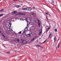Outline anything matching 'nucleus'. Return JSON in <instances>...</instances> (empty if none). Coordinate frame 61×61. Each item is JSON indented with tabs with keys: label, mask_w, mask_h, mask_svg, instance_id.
Here are the masks:
<instances>
[{
	"label": "nucleus",
	"mask_w": 61,
	"mask_h": 61,
	"mask_svg": "<svg viewBox=\"0 0 61 61\" xmlns=\"http://www.w3.org/2000/svg\"><path fill=\"white\" fill-rule=\"evenodd\" d=\"M42 33V30L40 29L39 31V35H40Z\"/></svg>",
	"instance_id": "f257e3e1"
},
{
	"label": "nucleus",
	"mask_w": 61,
	"mask_h": 61,
	"mask_svg": "<svg viewBox=\"0 0 61 61\" xmlns=\"http://www.w3.org/2000/svg\"><path fill=\"white\" fill-rule=\"evenodd\" d=\"M27 41H22V43L23 44H26L27 43Z\"/></svg>",
	"instance_id": "f03ea898"
},
{
	"label": "nucleus",
	"mask_w": 61,
	"mask_h": 61,
	"mask_svg": "<svg viewBox=\"0 0 61 61\" xmlns=\"http://www.w3.org/2000/svg\"><path fill=\"white\" fill-rule=\"evenodd\" d=\"M46 14V15H51L50 14H49V12L47 11L45 12Z\"/></svg>",
	"instance_id": "7ed1b4c3"
},
{
	"label": "nucleus",
	"mask_w": 61,
	"mask_h": 61,
	"mask_svg": "<svg viewBox=\"0 0 61 61\" xmlns=\"http://www.w3.org/2000/svg\"><path fill=\"white\" fill-rule=\"evenodd\" d=\"M52 36V33H50L48 37V38H50V37Z\"/></svg>",
	"instance_id": "20e7f679"
},
{
	"label": "nucleus",
	"mask_w": 61,
	"mask_h": 61,
	"mask_svg": "<svg viewBox=\"0 0 61 61\" xmlns=\"http://www.w3.org/2000/svg\"><path fill=\"white\" fill-rule=\"evenodd\" d=\"M38 26L39 27H40V22H39V20H38Z\"/></svg>",
	"instance_id": "39448f33"
},
{
	"label": "nucleus",
	"mask_w": 61,
	"mask_h": 61,
	"mask_svg": "<svg viewBox=\"0 0 61 61\" xmlns=\"http://www.w3.org/2000/svg\"><path fill=\"white\" fill-rule=\"evenodd\" d=\"M54 41H56V36H55L54 37Z\"/></svg>",
	"instance_id": "423d86ee"
},
{
	"label": "nucleus",
	"mask_w": 61,
	"mask_h": 61,
	"mask_svg": "<svg viewBox=\"0 0 61 61\" xmlns=\"http://www.w3.org/2000/svg\"><path fill=\"white\" fill-rule=\"evenodd\" d=\"M17 12H16V11H14L12 13V15H14V14H15V13H16Z\"/></svg>",
	"instance_id": "0eeeda50"
},
{
	"label": "nucleus",
	"mask_w": 61,
	"mask_h": 61,
	"mask_svg": "<svg viewBox=\"0 0 61 61\" xmlns=\"http://www.w3.org/2000/svg\"><path fill=\"white\" fill-rule=\"evenodd\" d=\"M20 20H22V21H24V20H25V19H22V18H21L20 19Z\"/></svg>",
	"instance_id": "6e6552de"
},
{
	"label": "nucleus",
	"mask_w": 61,
	"mask_h": 61,
	"mask_svg": "<svg viewBox=\"0 0 61 61\" xmlns=\"http://www.w3.org/2000/svg\"><path fill=\"white\" fill-rule=\"evenodd\" d=\"M47 42V40H46L44 42H43L42 43L43 44V43H45V42Z\"/></svg>",
	"instance_id": "1a4fd4ad"
},
{
	"label": "nucleus",
	"mask_w": 61,
	"mask_h": 61,
	"mask_svg": "<svg viewBox=\"0 0 61 61\" xmlns=\"http://www.w3.org/2000/svg\"><path fill=\"white\" fill-rule=\"evenodd\" d=\"M20 7V6H19L18 5H17L16 6V7H17V8H19Z\"/></svg>",
	"instance_id": "9d476101"
},
{
	"label": "nucleus",
	"mask_w": 61,
	"mask_h": 61,
	"mask_svg": "<svg viewBox=\"0 0 61 61\" xmlns=\"http://www.w3.org/2000/svg\"><path fill=\"white\" fill-rule=\"evenodd\" d=\"M3 11H4V9L1 10H0V12H3Z\"/></svg>",
	"instance_id": "9b49d317"
},
{
	"label": "nucleus",
	"mask_w": 61,
	"mask_h": 61,
	"mask_svg": "<svg viewBox=\"0 0 61 61\" xmlns=\"http://www.w3.org/2000/svg\"><path fill=\"white\" fill-rule=\"evenodd\" d=\"M10 53V51H8L5 53V54H9Z\"/></svg>",
	"instance_id": "f8f14e48"
},
{
	"label": "nucleus",
	"mask_w": 61,
	"mask_h": 61,
	"mask_svg": "<svg viewBox=\"0 0 61 61\" xmlns=\"http://www.w3.org/2000/svg\"><path fill=\"white\" fill-rule=\"evenodd\" d=\"M9 27H11V23H9Z\"/></svg>",
	"instance_id": "ddd939ff"
},
{
	"label": "nucleus",
	"mask_w": 61,
	"mask_h": 61,
	"mask_svg": "<svg viewBox=\"0 0 61 61\" xmlns=\"http://www.w3.org/2000/svg\"><path fill=\"white\" fill-rule=\"evenodd\" d=\"M23 10H26V8H23Z\"/></svg>",
	"instance_id": "4468645a"
},
{
	"label": "nucleus",
	"mask_w": 61,
	"mask_h": 61,
	"mask_svg": "<svg viewBox=\"0 0 61 61\" xmlns=\"http://www.w3.org/2000/svg\"><path fill=\"white\" fill-rule=\"evenodd\" d=\"M27 36H28V37H30V35L28 34L27 35Z\"/></svg>",
	"instance_id": "2eb2a0df"
},
{
	"label": "nucleus",
	"mask_w": 61,
	"mask_h": 61,
	"mask_svg": "<svg viewBox=\"0 0 61 61\" xmlns=\"http://www.w3.org/2000/svg\"><path fill=\"white\" fill-rule=\"evenodd\" d=\"M60 43H61V41H60L59 42L58 44V45H57V46H60V45L59 44H60Z\"/></svg>",
	"instance_id": "dca6fc26"
},
{
	"label": "nucleus",
	"mask_w": 61,
	"mask_h": 61,
	"mask_svg": "<svg viewBox=\"0 0 61 61\" xmlns=\"http://www.w3.org/2000/svg\"><path fill=\"white\" fill-rule=\"evenodd\" d=\"M36 37H37L36 36V37H34L33 38V39L34 40V39H36Z\"/></svg>",
	"instance_id": "f3484780"
},
{
	"label": "nucleus",
	"mask_w": 61,
	"mask_h": 61,
	"mask_svg": "<svg viewBox=\"0 0 61 61\" xmlns=\"http://www.w3.org/2000/svg\"><path fill=\"white\" fill-rule=\"evenodd\" d=\"M26 10H29V8H26Z\"/></svg>",
	"instance_id": "a211bd4d"
},
{
	"label": "nucleus",
	"mask_w": 61,
	"mask_h": 61,
	"mask_svg": "<svg viewBox=\"0 0 61 61\" xmlns=\"http://www.w3.org/2000/svg\"><path fill=\"white\" fill-rule=\"evenodd\" d=\"M9 28V29H10V31H11V32H12V31H13V30H12V29H10V28Z\"/></svg>",
	"instance_id": "6ab92c4d"
},
{
	"label": "nucleus",
	"mask_w": 61,
	"mask_h": 61,
	"mask_svg": "<svg viewBox=\"0 0 61 61\" xmlns=\"http://www.w3.org/2000/svg\"><path fill=\"white\" fill-rule=\"evenodd\" d=\"M29 11H31V10L32 9L31 8H29Z\"/></svg>",
	"instance_id": "aec40b11"
},
{
	"label": "nucleus",
	"mask_w": 61,
	"mask_h": 61,
	"mask_svg": "<svg viewBox=\"0 0 61 61\" xmlns=\"http://www.w3.org/2000/svg\"><path fill=\"white\" fill-rule=\"evenodd\" d=\"M3 14H2L0 15V17H1L2 16H3Z\"/></svg>",
	"instance_id": "412c9836"
},
{
	"label": "nucleus",
	"mask_w": 61,
	"mask_h": 61,
	"mask_svg": "<svg viewBox=\"0 0 61 61\" xmlns=\"http://www.w3.org/2000/svg\"><path fill=\"white\" fill-rule=\"evenodd\" d=\"M25 20L26 21V22H28V19H26Z\"/></svg>",
	"instance_id": "4be33fe9"
},
{
	"label": "nucleus",
	"mask_w": 61,
	"mask_h": 61,
	"mask_svg": "<svg viewBox=\"0 0 61 61\" xmlns=\"http://www.w3.org/2000/svg\"><path fill=\"white\" fill-rule=\"evenodd\" d=\"M34 39L33 38L31 40V41H34Z\"/></svg>",
	"instance_id": "5701e85b"
},
{
	"label": "nucleus",
	"mask_w": 61,
	"mask_h": 61,
	"mask_svg": "<svg viewBox=\"0 0 61 61\" xmlns=\"http://www.w3.org/2000/svg\"><path fill=\"white\" fill-rule=\"evenodd\" d=\"M21 14V15H25V14L24 13H20Z\"/></svg>",
	"instance_id": "b1692460"
},
{
	"label": "nucleus",
	"mask_w": 61,
	"mask_h": 61,
	"mask_svg": "<svg viewBox=\"0 0 61 61\" xmlns=\"http://www.w3.org/2000/svg\"><path fill=\"white\" fill-rule=\"evenodd\" d=\"M14 51L15 52H18V51L17 50H15Z\"/></svg>",
	"instance_id": "393cba45"
},
{
	"label": "nucleus",
	"mask_w": 61,
	"mask_h": 61,
	"mask_svg": "<svg viewBox=\"0 0 61 61\" xmlns=\"http://www.w3.org/2000/svg\"><path fill=\"white\" fill-rule=\"evenodd\" d=\"M55 32H57V29H55Z\"/></svg>",
	"instance_id": "a878e982"
},
{
	"label": "nucleus",
	"mask_w": 61,
	"mask_h": 61,
	"mask_svg": "<svg viewBox=\"0 0 61 61\" xmlns=\"http://www.w3.org/2000/svg\"><path fill=\"white\" fill-rule=\"evenodd\" d=\"M51 28V27L50 26H49L48 27V29H50V28Z\"/></svg>",
	"instance_id": "bb28decb"
},
{
	"label": "nucleus",
	"mask_w": 61,
	"mask_h": 61,
	"mask_svg": "<svg viewBox=\"0 0 61 61\" xmlns=\"http://www.w3.org/2000/svg\"><path fill=\"white\" fill-rule=\"evenodd\" d=\"M18 15V14L17 13H16L15 14V15Z\"/></svg>",
	"instance_id": "cd10ccee"
},
{
	"label": "nucleus",
	"mask_w": 61,
	"mask_h": 61,
	"mask_svg": "<svg viewBox=\"0 0 61 61\" xmlns=\"http://www.w3.org/2000/svg\"><path fill=\"white\" fill-rule=\"evenodd\" d=\"M46 32H47V31H48V28H47L46 29Z\"/></svg>",
	"instance_id": "c85d7f7f"
},
{
	"label": "nucleus",
	"mask_w": 61,
	"mask_h": 61,
	"mask_svg": "<svg viewBox=\"0 0 61 61\" xmlns=\"http://www.w3.org/2000/svg\"><path fill=\"white\" fill-rule=\"evenodd\" d=\"M28 24H27V28H26L27 29V27H28Z\"/></svg>",
	"instance_id": "c756f323"
},
{
	"label": "nucleus",
	"mask_w": 61,
	"mask_h": 61,
	"mask_svg": "<svg viewBox=\"0 0 61 61\" xmlns=\"http://www.w3.org/2000/svg\"><path fill=\"white\" fill-rule=\"evenodd\" d=\"M52 2L53 3H54L55 1H54V0H52Z\"/></svg>",
	"instance_id": "7c9ffc66"
},
{
	"label": "nucleus",
	"mask_w": 61,
	"mask_h": 61,
	"mask_svg": "<svg viewBox=\"0 0 61 61\" xmlns=\"http://www.w3.org/2000/svg\"><path fill=\"white\" fill-rule=\"evenodd\" d=\"M33 9H35V8H36H36H35V7H33Z\"/></svg>",
	"instance_id": "2f4dec72"
},
{
	"label": "nucleus",
	"mask_w": 61,
	"mask_h": 61,
	"mask_svg": "<svg viewBox=\"0 0 61 61\" xmlns=\"http://www.w3.org/2000/svg\"><path fill=\"white\" fill-rule=\"evenodd\" d=\"M31 15H34V13L32 12L31 13Z\"/></svg>",
	"instance_id": "473e14b6"
},
{
	"label": "nucleus",
	"mask_w": 61,
	"mask_h": 61,
	"mask_svg": "<svg viewBox=\"0 0 61 61\" xmlns=\"http://www.w3.org/2000/svg\"><path fill=\"white\" fill-rule=\"evenodd\" d=\"M27 23L29 25V24H30V22H27Z\"/></svg>",
	"instance_id": "72a5a7b5"
},
{
	"label": "nucleus",
	"mask_w": 61,
	"mask_h": 61,
	"mask_svg": "<svg viewBox=\"0 0 61 61\" xmlns=\"http://www.w3.org/2000/svg\"><path fill=\"white\" fill-rule=\"evenodd\" d=\"M57 48H59V46H57Z\"/></svg>",
	"instance_id": "f704fd0d"
},
{
	"label": "nucleus",
	"mask_w": 61,
	"mask_h": 61,
	"mask_svg": "<svg viewBox=\"0 0 61 61\" xmlns=\"http://www.w3.org/2000/svg\"><path fill=\"white\" fill-rule=\"evenodd\" d=\"M3 37H5V38H6V36H3Z\"/></svg>",
	"instance_id": "c9c22d12"
},
{
	"label": "nucleus",
	"mask_w": 61,
	"mask_h": 61,
	"mask_svg": "<svg viewBox=\"0 0 61 61\" xmlns=\"http://www.w3.org/2000/svg\"><path fill=\"white\" fill-rule=\"evenodd\" d=\"M25 33V31H24L23 32V33L24 34V33Z\"/></svg>",
	"instance_id": "e433bc0d"
},
{
	"label": "nucleus",
	"mask_w": 61,
	"mask_h": 61,
	"mask_svg": "<svg viewBox=\"0 0 61 61\" xmlns=\"http://www.w3.org/2000/svg\"><path fill=\"white\" fill-rule=\"evenodd\" d=\"M19 34H21V31H20L19 32Z\"/></svg>",
	"instance_id": "4c0bfd02"
},
{
	"label": "nucleus",
	"mask_w": 61,
	"mask_h": 61,
	"mask_svg": "<svg viewBox=\"0 0 61 61\" xmlns=\"http://www.w3.org/2000/svg\"><path fill=\"white\" fill-rule=\"evenodd\" d=\"M17 41H18V42H19V39H17Z\"/></svg>",
	"instance_id": "58836bf2"
},
{
	"label": "nucleus",
	"mask_w": 61,
	"mask_h": 61,
	"mask_svg": "<svg viewBox=\"0 0 61 61\" xmlns=\"http://www.w3.org/2000/svg\"><path fill=\"white\" fill-rule=\"evenodd\" d=\"M2 35L4 36V34H3V33H2Z\"/></svg>",
	"instance_id": "ea45409f"
},
{
	"label": "nucleus",
	"mask_w": 61,
	"mask_h": 61,
	"mask_svg": "<svg viewBox=\"0 0 61 61\" xmlns=\"http://www.w3.org/2000/svg\"><path fill=\"white\" fill-rule=\"evenodd\" d=\"M46 18L47 20H48V18H47V16H46Z\"/></svg>",
	"instance_id": "a19ab883"
},
{
	"label": "nucleus",
	"mask_w": 61,
	"mask_h": 61,
	"mask_svg": "<svg viewBox=\"0 0 61 61\" xmlns=\"http://www.w3.org/2000/svg\"><path fill=\"white\" fill-rule=\"evenodd\" d=\"M30 34H32V32H30Z\"/></svg>",
	"instance_id": "79ce46f5"
},
{
	"label": "nucleus",
	"mask_w": 61,
	"mask_h": 61,
	"mask_svg": "<svg viewBox=\"0 0 61 61\" xmlns=\"http://www.w3.org/2000/svg\"><path fill=\"white\" fill-rule=\"evenodd\" d=\"M17 0H13V1H17Z\"/></svg>",
	"instance_id": "37998d69"
},
{
	"label": "nucleus",
	"mask_w": 61,
	"mask_h": 61,
	"mask_svg": "<svg viewBox=\"0 0 61 61\" xmlns=\"http://www.w3.org/2000/svg\"><path fill=\"white\" fill-rule=\"evenodd\" d=\"M37 46L38 47H39V46H40V47H41V46H37Z\"/></svg>",
	"instance_id": "c03bdc74"
},
{
	"label": "nucleus",
	"mask_w": 61,
	"mask_h": 61,
	"mask_svg": "<svg viewBox=\"0 0 61 61\" xmlns=\"http://www.w3.org/2000/svg\"><path fill=\"white\" fill-rule=\"evenodd\" d=\"M41 47L42 48H43V49H44V47Z\"/></svg>",
	"instance_id": "a18cd8bd"
},
{
	"label": "nucleus",
	"mask_w": 61,
	"mask_h": 61,
	"mask_svg": "<svg viewBox=\"0 0 61 61\" xmlns=\"http://www.w3.org/2000/svg\"><path fill=\"white\" fill-rule=\"evenodd\" d=\"M37 46H39V45H37Z\"/></svg>",
	"instance_id": "49530a36"
},
{
	"label": "nucleus",
	"mask_w": 61,
	"mask_h": 61,
	"mask_svg": "<svg viewBox=\"0 0 61 61\" xmlns=\"http://www.w3.org/2000/svg\"><path fill=\"white\" fill-rule=\"evenodd\" d=\"M16 47H17V46H16Z\"/></svg>",
	"instance_id": "de8ad7c7"
}]
</instances>
